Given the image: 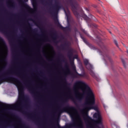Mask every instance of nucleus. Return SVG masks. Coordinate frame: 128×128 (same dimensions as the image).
Wrapping results in <instances>:
<instances>
[{
  "mask_svg": "<svg viewBox=\"0 0 128 128\" xmlns=\"http://www.w3.org/2000/svg\"><path fill=\"white\" fill-rule=\"evenodd\" d=\"M78 86H84L85 90H86L88 102H86L85 104L86 106H86V108H88V110H98V106H94V104H96V98L90 88L82 81H77L74 84V90H76V88H78Z\"/></svg>",
  "mask_w": 128,
  "mask_h": 128,
  "instance_id": "1",
  "label": "nucleus"
},
{
  "mask_svg": "<svg viewBox=\"0 0 128 128\" xmlns=\"http://www.w3.org/2000/svg\"><path fill=\"white\" fill-rule=\"evenodd\" d=\"M54 2L55 4L52 6L53 10H50V14L54 18L55 24L59 28L62 30L64 32H70V26L64 27L60 24V22H58V10H60V8H62V6L58 1L55 0Z\"/></svg>",
  "mask_w": 128,
  "mask_h": 128,
  "instance_id": "2",
  "label": "nucleus"
},
{
  "mask_svg": "<svg viewBox=\"0 0 128 128\" xmlns=\"http://www.w3.org/2000/svg\"><path fill=\"white\" fill-rule=\"evenodd\" d=\"M94 118H96V120H94V119L92 118L88 114H86L84 118L85 122H94L95 124H96V126L98 128H104V125L102 124V116H100V112H96L93 115Z\"/></svg>",
  "mask_w": 128,
  "mask_h": 128,
  "instance_id": "3",
  "label": "nucleus"
},
{
  "mask_svg": "<svg viewBox=\"0 0 128 128\" xmlns=\"http://www.w3.org/2000/svg\"><path fill=\"white\" fill-rule=\"evenodd\" d=\"M12 74H16V76H20V74L16 73L12 71L8 70L4 74H2V76H0V84H2L4 82H20L17 78L12 77Z\"/></svg>",
  "mask_w": 128,
  "mask_h": 128,
  "instance_id": "4",
  "label": "nucleus"
},
{
  "mask_svg": "<svg viewBox=\"0 0 128 128\" xmlns=\"http://www.w3.org/2000/svg\"><path fill=\"white\" fill-rule=\"evenodd\" d=\"M74 112H76V109L74 106L67 105L66 107L62 108V109L58 108L56 110V114H60L62 112H68L72 120H74Z\"/></svg>",
  "mask_w": 128,
  "mask_h": 128,
  "instance_id": "5",
  "label": "nucleus"
},
{
  "mask_svg": "<svg viewBox=\"0 0 128 128\" xmlns=\"http://www.w3.org/2000/svg\"><path fill=\"white\" fill-rule=\"evenodd\" d=\"M97 38H98V40H99V42L98 43V46H100L103 52L102 55L103 56L104 60H105V62H106V60H108L112 64V58H110V54H108V50L106 47L105 46L102 42V39L100 38V37L97 36Z\"/></svg>",
  "mask_w": 128,
  "mask_h": 128,
  "instance_id": "6",
  "label": "nucleus"
},
{
  "mask_svg": "<svg viewBox=\"0 0 128 128\" xmlns=\"http://www.w3.org/2000/svg\"><path fill=\"white\" fill-rule=\"evenodd\" d=\"M80 0H66V4L68 6H70L76 18L80 16V14L76 11V8L78 6V2Z\"/></svg>",
  "mask_w": 128,
  "mask_h": 128,
  "instance_id": "7",
  "label": "nucleus"
},
{
  "mask_svg": "<svg viewBox=\"0 0 128 128\" xmlns=\"http://www.w3.org/2000/svg\"><path fill=\"white\" fill-rule=\"evenodd\" d=\"M56 126L57 128H84V124H82V122L81 120L80 122V124H76V122H74L73 123L67 124L66 126H60V124L58 123L56 124Z\"/></svg>",
  "mask_w": 128,
  "mask_h": 128,
  "instance_id": "8",
  "label": "nucleus"
},
{
  "mask_svg": "<svg viewBox=\"0 0 128 128\" xmlns=\"http://www.w3.org/2000/svg\"><path fill=\"white\" fill-rule=\"evenodd\" d=\"M69 46H70V44H68V42H65V43L64 44H61L60 48H62V50H65L66 48H68Z\"/></svg>",
  "mask_w": 128,
  "mask_h": 128,
  "instance_id": "9",
  "label": "nucleus"
},
{
  "mask_svg": "<svg viewBox=\"0 0 128 128\" xmlns=\"http://www.w3.org/2000/svg\"><path fill=\"white\" fill-rule=\"evenodd\" d=\"M28 2V0H20V2L22 4H24V6L28 9V10H32L30 8V7L27 4H24V2Z\"/></svg>",
  "mask_w": 128,
  "mask_h": 128,
  "instance_id": "10",
  "label": "nucleus"
},
{
  "mask_svg": "<svg viewBox=\"0 0 128 128\" xmlns=\"http://www.w3.org/2000/svg\"><path fill=\"white\" fill-rule=\"evenodd\" d=\"M78 96H76V100H82L84 98V94H82L80 93V92H78Z\"/></svg>",
  "mask_w": 128,
  "mask_h": 128,
  "instance_id": "11",
  "label": "nucleus"
},
{
  "mask_svg": "<svg viewBox=\"0 0 128 128\" xmlns=\"http://www.w3.org/2000/svg\"><path fill=\"white\" fill-rule=\"evenodd\" d=\"M68 98H70L71 100H72L74 102L75 104H76V100H74V98H72V96H69V98L66 97L65 99L63 100H62L63 102H68Z\"/></svg>",
  "mask_w": 128,
  "mask_h": 128,
  "instance_id": "12",
  "label": "nucleus"
},
{
  "mask_svg": "<svg viewBox=\"0 0 128 128\" xmlns=\"http://www.w3.org/2000/svg\"><path fill=\"white\" fill-rule=\"evenodd\" d=\"M52 34L53 36L52 38L54 42V44H58V42L56 41V37L58 36V35H56V33L52 32Z\"/></svg>",
  "mask_w": 128,
  "mask_h": 128,
  "instance_id": "13",
  "label": "nucleus"
},
{
  "mask_svg": "<svg viewBox=\"0 0 128 128\" xmlns=\"http://www.w3.org/2000/svg\"><path fill=\"white\" fill-rule=\"evenodd\" d=\"M25 84L28 88L29 92H30L32 94H34V96H36V92H34V89H32V88L30 86V85H27L26 84Z\"/></svg>",
  "mask_w": 128,
  "mask_h": 128,
  "instance_id": "14",
  "label": "nucleus"
},
{
  "mask_svg": "<svg viewBox=\"0 0 128 128\" xmlns=\"http://www.w3.org/2000/svg\"><path fill=\"white\" fill-rule=\"evenodd\" d=\"M65 70H66V72L64 74V76H66L68 74H70V67L68 65L65 66Z\"/></svg>",
  "mask_w": 128,
  "mask_h": 128,
  "instance_id": "15",
  "label": "nucleus"
},
{
  "mask_svg": "<svg viewBox=\"0 0 128 128\" xmlns=\"http://www.w3.org/2000/svg\"><path fill=\"white\" fill-rule=\"evenodd\" d=\"M8 2L11 4L10 5V6H12V8H14V6H16V2H14V0H8Z\"/></svg>",
  "mask_w": 128,
  "mask_h": 128,
  "instance_id": "16",
  "label": "nucleus"
},
{
  "mask_svg": "<svg viewBox=\"0 0 128 128\" xmlns=\"http://www.w3.org/2000/svg\"><path fill=\"white\" fill-rule=\"evenodd\" d=\"M68 57L70 60L72 58V50H70L68 53Z\"/></svg>",
  "mask_w": 128,
  "mask_h": 128,
  "instance_id": "17",
  "label": "nucleus"
},
{
  "mask_svg": "<svg viewBox=\"0 0 128 128\" xmlns=\"http://www.w3.org/2000/svg\"><path fill=\"white\" fill-rule=\"evenodd\" d=\"M0 31L4 32L5 34H8L7 32L4 30V29L2 26V23H0Z\"/></svg>",
  "mask_w": 128,
  "mask_h": 128,
  "instance_id": "18",
  "label": "nucleus"
},
{
  "mask_svg": "<svg viewBox=\"0 0 128 128\" xmlns=\"http://www.w3.org/2000/svg\"><path fill=\"white\" fill-rule=\"evenodd\" d=\"M35 24H36V26H38V28H40V30H44V28H42L41 26H40V22H35Z\"/></svg>",
  "mask_w": 128,
  "mask_h": 128,
  "instance_id": "19",
  "label": "nucleus"
},
{
  "mask_svg": "<svg viewBox=\"0 0 128 128\" xmlns=\"http://www.w3.org/2000/svg\"><path fill=\"white\" fill-rule=\"evenodd\" d=\"M83 41L84 42L87 44V46H90V42H88V41L86 40L84 38H82Z\"/></svg>",
  "mask_w": 128,
  "mask_h": 128,
  "instance_id": "20",
  "label": "nucleus"
},
{
  "mask_svg": "<svg viewBox=\"0 0 128 128\" xmlns=\"http://www.w3.org/2000/svg\"><path fill=\"white\" fill-rule=\"evenodd\" d=\"M84 18L85 20H86V22L90 21V18H88V16H84Z\"/></svg>",
  "mask_w": 128,
  "mask_h": 128,
  "instance_id": "21",
  "label": "nucleus"
},
{
  "mask_svg": "<svg viewBox=\"0 0 128 128\" xmlns=\"http://www.w3.org/2000/svg\"><path fill=\"white\" fill-rule=\"evenodd\" d=\"M22 96H24V94L22 93L21 94H19V100L20 102H22Z\"/></svg>",
  "mask_w": 128,
  "mask_h": 128,
  "instance_id": "22",
  "label": "nucleus"
},
{
  "mask_svg": "<svg viewBox=\"0 0 128 128\" xmlns=\"http://www.w3.org/2000/svg\"><path fill=\"white\" fill-rule=\"evenodd\" d=\"M82 78H88V75L84 73L82 74Z\"/></svg>",
  "mask_w": 128,
  "mask_h": 128,
  "instance_id": "23",
  "label": "nucleus"
},
{
  "mask_svg": "<svg viewBox=\"0 0 128 128\" xmlns=\"http://www.w3.org/2000/svg\"><path fill=\"white\" fill-rule=\"evenodd\" d=\"M84 64H85V66H88V59H85L84 60Z\"/></svg>",
  "mask_w": 128,
  "mask_h": 128,
  "instance_id": "24",
  "label": "nucleus"
},
{
  "mask_svg": "<svg viewBox=\"0 0 128 128\" xmlns=\"http://www.w3.org/2000/svg\"><path fill=\"white\" fill-rule=\"evenodd\" d=\"M32 6H33V8H34V10H37V8H38V6L36 5V3L35 4H32Z\"/></svg>",
  "mask_w": 128,
  "mask_h": 128,
  "instance_id": "25",
  "label": "nucleus"
},
{
  "mask_svg": "<svg viewBox=\"0 0 128 128\" xmlns=\"http://www.w3.org/2000/svg\"><path fill=\"white\" fill-rule=\"evenodd\" d=\"M114 42L116 44V46H117V48H118V41H116V40H114Z\"/></svg>",
  "mask_w": 128,
  "mask_h": 128,
  "instance_id": "26",
  "label": "nucleus"
},
{
  "mask_svg": "<svg viewBox=\"0 0 128 128\" xmlns=\"http://www.w3.org/2000/svg\"><path fill=\"white\" fill-rule=\"evenodd\" d=\"M26 22V24H28V26L30 30H32V27L30 26V22H28V21Z\"/></svg>",
  "mask_w": 128,
  "mask_h": 128,
  "instance_id": "27",
  "label": "nucleus"
},
{
  "mask_svg": "<svg viewBox=\"0 0 128 128\" xmlns=\"http://www.w3.org/2000/svg\"><path fill=\"white\" fill-rule=\"evenodd\" d=\"M18 106H21L20 108V110H21V112H22V103L20 102Z\"/></svg>",
  "mask_w": 128,
  "mask_h": 128,
  "instance_id": "28",
  "label": "nucleus"
},
{
  "mask_svg": "<svg viewBox=\"0 0 128 128\" xmlns=\"http://www.w3.org/2000/svg\"><path fill=\"white\" fill-rule=\"evenodd\" d=\"M122 62L123 64L124 68H126V62H124V59H122Z\"/></svg>",
  "mask_w": 128,
  "mask_h": 128,
  "instance_id": "29",
  "label": "nucleus"
},
{
  "mask_svg": "<svg viewBox=\"0 0 128 128\" xmlns=\"http://www.w3.org/2000/svg\"><path fill=\"white\" fill-rule=\"evenodd\" d=\"M83 32H84V34H86L90 38V36L88 34V32L86 31L85 30H84Z\"/></svg>",
  "mask_w": 128,
  "mask_h": 128,
  "instance_id": "30",
  "label": "nucleus"
},
{
  "mask_svg": "<svg viewBox=\"0 0 128 128\" xmlns=\"http://www.w3.org/2000/svg\"><path fill=\"white\" fill-rule=\"evenodd\" d=\"M0 42H2L3 44H5L4 40V39L0 36Z\"/></svg>",
  "mask_w": 128,
  "mask_h": 128,
  "instance_id": "31",
  "label": "nucleus"
},
{
  "mask_svg": "<svg viewBox=\"0 0 128 128\" xmlns=\"http://www.w3.org/2000/svg\"><path fill=\"white\" fill-rule=\"evenodd\" d=\"M0 8H2V10H4V4H0Z\"/></svg>",
  "mask_w": 128,
  "mask_h": 128,
  "instance_id": "32",
  "label": "nucleus"
},
{
  "mask_svg": "<svg viewBox=\"0 0 128 128\" xmlns=\"http://www.w3.org/2000/svg\"><path fill=\"white\" fill-rule=\"evenodd\" d=\"M90 18H92V20H94V16H92L91 14H90L88 16Z\"/></svg>",
  "mask_w": 128,
  "mask_h": 128,
  "instance_id": "33",
  "label": "nucleus"
},
{
  "mask_svg": "<svg viewBox=\"0 0 128 128\" xmlns=\"http://www.w3.org/2000/svg\"><path fill=\"white\" fill-rule=\"evenodd\" d=\"M28 118H30L31 120H32L34 118V117L28 114Z\"/></svg>",
  "mask_w": 128,
  "mask_h": 128,
  "instance_id": "34",
  "label": "nucleus"
},
{
  "mask_svg": "<svg viewBox=\"0 0 128 128\" xmlns=\"http://www.w3.org/2000/svg\"><path fill=\"white\" fill-rule=\"evenodd\" d=\"M77 76H82V74H78V72H76Z\"/></svg>",
  "mask_w": 128,
  "mask_h": 128,
  "instance_id": "35",
  "label": "nucleus"
},
{
  "mask_svg": "<svg viewBox=\"0 0 128 128\" xmlns=\"http://www.w3.org/2000/svg\"><path fill=\"white\" fill-rule=\"evenodd\" d=\"M65 14H66V16H67V18H68V13H66V10H64Z\"/></svg>",
  "mask_w": 128,
  "mask_h": 128,
  "instance_id": "36",
  "label": "nucleus"
},
{
  "mask_svg": "<svg viewBox=\"0 0 128 128\" xmlns=\"http://www.w3.org/2000/svg\"><path fill=\"white\" fill-rule=\"evenodd\" d=\"M72 68L74 70H76V66H72Z\"/></svg>",
  "mask_w": 128,
  "mask_h": 128,
  "instance_id": "37",
  "label": "nucleus"
},
{
  "mask_svg": "<svg viewBox=\"0 0 128 128\" xmlns=\"http://www.w3.org/2000/svg\"><path fill=\"white\" fill-rule=\"evenodd\" d=\"M4 60V62H8V60H6V58H4V60Z\"/></svg>",
  "mask_w": 128,
  "mask_h": 128,
  "instance_id": "38",
  "label": "nucleus"
},
{
  "mask_svg": "<svg viewBox=\"0 0 128 128\" xmlns=\"http://www.w3.org/2000/svg\"><path fill=\"white\" fill-rule=\"evenodd\" d=\"M23 126H24V128H28V126H26V125L24 124H23Z\"/></svg>",
  "mask_w": 128,
  "mask_h": 128,
  "instance_id": "39",
  "label": "nucleus"
},
{
  "mask_svg": "<svg viewBox=\"0 0 128 128\" xmlns=\"http://www.w3.org/2000/svg\"><path fill=\"white\" fill-rule=\"evenodd\" d=\"M74 58H78V55L75 54L74 56Z\"/></svg>",
  "mask_w": 128,
  "mask_h": 128,
  "instance_id": "40",
  "label": "nucleus"
},
{
  "mask_svg": "<svg viewBox=\"0 0 128 128\" xmlns=\"http://www.w3.org/2000/svg\"><path fill=\"white\" fill-rule=\"evenodd\" d=\"M41 2L44 4V0H41Z\"/></svg>",
  "mask_w": 128,
  "mask_h": 128,
  "instance_id": "41",
  "label": "nucleus"
},
{
  "mask_svg": "<svg viewBox=\"0 0 128 128\" xmlns=\"http://www.w3.org/2000/svg\"><path fill=\"white\" fill-rule=\"evenodd\" d=\"M64 80L65 81L64 84H68V83L66 82V80L64 79Z\"/></svg>",
  "mask_w": 128,
  "mask_h": 128,
  "instance_id": "42",
  "label": "nucleus"
},
{
  "mask_svg": "<svg viewBox=\"0 0 128 128\" xmlns=\"http://www.w3.org/2000/svg\"><path fill=\"white\" fill-rule=\"evenodd\" d=\"M91 74L92 76H94V73L92 72Z\"/></svg>",
  "mask_w": 128,
  "mask_h": 128,
  "instance_id": "43",
  "label": "nucleus"
},
{
  "mask_svg": "<svg viewBox=\"0 0 128 128\" xmlns=\"http://www.w3.org/2000/svg\"><path fill=\"white\" fill-rule=\"evenodd\" d=\"M16 118H18V120H20V118L18 116H16Z\"/></svg>",
  "mask_w": 128,
  "mask_h": 128,
  "instance_id": "44",
  "label": "nucleus"
},
{
  "mask_svg": "<svg viewBox=\"0 0 128 128\" xmlns=\"http://www.w3.org/2000/svg\"><path fill=\"white\" fill-rule=\"evenodd\" d=\"M24 114H28V113H26V112H22Z\"/></svg>",
  "mask_w": 128,
  "mask_h": 128,
  "instance_id": "45",
  "label": "nucleus"
},
{
  "mask_svg": "<svg viewBox=\"0 0 128 128\" xmlns=\"http://www.w3.org/2000/svg\"><path fill=\"white\" fill-rule=\"evenodd\" d=\"M59 56H62V54H59Z\"/></svg>",
  "mask_w": 128,
  "mask_h": 128,
  "instance_id": "46",
  "label": "nucleus"
},
{
  "mask_svg": "<svg viewBox=\"0 0 128 128\" xmlns=\"http://www.w3.org/2000/svg\"><path fill=\"white\" fill-rule=\"evenodd\" d=\"M9 42H11L12 44V40H9Z\"/></svg>",
  "mask_w": 128,
  "mask_h": 128,
  "instance_id": "47",
  "label": "nucleus"
},
{
  "mask_svg": "<svg viewBox=\"0 0 128 128\" xmlns=\"http://www.w3.org/2000/svg\"><path fill=\"white\" fill-rule=\"evenodd\" d=\"M90 66L91 68H92V64H90Z\"/></svg>",
  "mask_w": 128,
  "mask_h": 128,
  "instance_id": "48",
  "label": "nucleus"
},
{
  "mask_svg": "<svg viewBox=\"0 0 128 128\" xmlns=\"http://www.w3.org/2000/svg\"><path fill=\"white\" fill-rule=\"evenodd\" d=\"M33 32H36V30H33Z\"/></svg>",
  "mask_w": 128,
  "mask_h": 128,
  "instance_id": "49",
  "label": "nucleus"
},
{
  "mask_svg": "<svg viewBox=\"0 0 128 128\" xmlns=\"http://www.w3.org/2000/svg\"><path fill=\"white\" fill-rule=\"evenodd\" d=\"M86 10H88V8H86Z\"/></svg>",
  "mask_w": 128,
  "mask_h": 128,
  "instance_id": "50",
  "label": "nucleus"
},
{
  "mask_svg": "<svg viewBox=\"0 0 128 128\" xmlns=\"http://www.w3.org/2000/svg\"><path fill=\"white\" fill-rule=\"evenodd\" d=\"M68 14H70V11L69 10H68Z\"/></svg>",
  "mask_w": 128,
  "mask_h": 128,
  "instance_id": "51",
  "label": "nucleus"
},
{
  "mask_svg": "<svg viewBox=\"0 0 128 128\" xmlns=\"http://www.w3.org/2000/svg\"><path fill=\"white\" fill-rule=\"evenodd\" d=\"M2 106V104H0V106Z\"/></svg>",
  "mask_w": 128,
  "mask_h": 128,
  "instance_id": "52",
  "label": "nucleus"
},
{
  "mask_svg": "<svg viewBox=\"0 0 128 128\" xmlns=\"http://www.w3.org/2000/svg\"><path fill=\"white\" fill-rule=\"evenodd\" d=\"M30 20H32V19H30Z\"/></svg>",
  "mask_w": 128,
  "mask_h": 128,
  "instance_id": "53",
  "label": "nucleus"
},
{
  "mask_svg": "<svg viewBox=\"0 0 128 128\" xmlns=\"http://www.w3.org/2000/svg\"><path fill=\"white\" fill-rule=\"evenodd\" d=\"M12 46H14V44H12Z\"/></svg>",
  "mask_w": 128,
  "mask_h": 128,
  "instance_id": "54",
  "label": "nucleus"
},
{
  "mask_svg": "<svg viewBox=\"0 0 128 128\" xmlns=\"http://www.w3.org/2000/svg\"><path fill=\"white\" fill-rule=\"evenodd\" d=\"M53 128H56L54 126Z\"/></svg>",
  "mask_w": 128,
  "mask_h": 128,
  "instance_id": "55",
  "label": "nucleus"
},
{
  "mask_svg": "<svg viewBox=\"0 0 128 128\" xmlns=\"http://www.w3.org/2000/svg\"><path fill=\"white\" fill-rule=\"evenodd\" d=\"M8 126H10V125H8Z\"/></svg>",
  "mask_w": 128,
  "mask_h": 128,
  "instance_id": "56",
  "label": "nucleus"
},
{
  "mask_svg": "<svg viewBox=\"0 0 128 128\" xmlns=\"http://www.w3.org/2000/svg\"><path fill=\"white\" fill-rule=\"evenodd\" d=\"M8 106H10V105H8Z\"/></svg>",
  "mask_w": 128,
  "mask_h": 128,
  "instance_id": "57",
  "label": "nucleus"
},
{
  "mask_svg": "<svg viewBox=\"0 0 128 128\" xmlns=\"http://www.w3.org/2000/svg\"><path fill=\"white\" fill-rule=\"evenodd\" d=\"M110 34H112V32H110Z\"/></svg>",
  "mask_w": 128,
  "mask_h": 128,
  "instance_id": "58",
  "label": "nucleus"
},
{
  "mask_svg": "<svg viewBox=\"0 0 128 128\" xmlns=\"http://www.w3.org/2000/svg\"><path fill=\"white\" fill-rule=\"evenodd\" d=\"M128 128V124L127 125Z\"/></svg>",
  "mask_w": 128,
  "mask_h": 128,
  "instance_id": "59",
  "label": "nucleus"
},
{
  "mask_svg": "<svg viewBox=\"0 0 128 128\" xmlns=\"http://www.w3.org/2000/svg\"><path fill=\"white\" fill-rule=\"evenodd\" d=\"M3 68H4V67Z\"/></svg>",
  "mask_w": 128,
  "mask_h": 128,
  "instance_id": "60",
  "label": "nucleus"
}]
</instances>
